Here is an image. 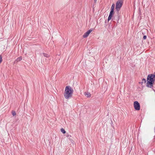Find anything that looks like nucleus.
Instances as JSON below:
<instances>
[{
  "label": "nucleus",
  "mask_w": 155,
  "mask_h": 155,
  "mask_svg": "<svg viewBox=\"0 0 155 155\" xmlns=\"http://www.w3.org/2000/svg\"><path fill=\"white\" fill-rule=\"evenodd\" d=\"M85 95L87 97H91V94L90 93H85Z\"/></svg>",
  "instance_id": "9d476101"
},
{
  "label": "nucleus",
  "mask_w": 155,
  "mask_h": 155,
  "mask_svg": "<svg viewBox=\"0 0 155 155\" xmlns=\"http://www.w3.org/2000/svg\"><path fill=\"white\" fill-rule=\"evenodd\" d=\"M61 132L63 134H65L66 133V131L63 128H61Z\"/></svg>",
  "instance_id": "9b49d317"
},
{
  "label": "nucleus",
  "mask_w": 155,
  "mask_h": 155,
  "mask_svg": "<svg viewBox=\"0 0 155 155\" xmlns=\"http://www.w3.org/2000/svg\"><path fill=\"white\" fill-rule=\"evenodd\" d=\"M115 6V5L114 4H113L111 6V10H114V9Z\"/></svg>",
  "instance_id": "f8f14e48"
},
{
  "label": "nucleus",
  "mask_w": 155,
  "mask_h": 155,
  "mask_svg": "<svg viewBox=\"0 0 155 155\" xmlns=\"http://www.w3.org/2000/svg\"><path fill=\"white\" fill-rule=\"evenodd\" d=\"M92 30H89L87 31L86 32H85L84 35H83V37L84 38H85L87 37L90 34L91 32L92 31Z\"/></svg>",
  "instance_id": "39448f33"
},
{
  "label": "nucleus",
  "mask_w": 155,
  "mask_h": 155,
  "mask_svg": "<svg viewBox=\"0 0 155 155\" xmlns=\"http://www.w3.org/2000/svg\"><path fill=\"white\" fill-rule=\"evenodd\" d=\"M123 2L121 0H119L116 3V10L118 12L120 10L123 5Z\"/></svg>",
  "instance_id": "7ed1b4c3"
},
{
  "label": "nucleus",
  "mask_w": 155,
  "mask_h": 155,
  "mask_svg": "<svg viewBox=\"0 0 155 155\" xmlns=\"http://www.w3.org/2000/svg\"><path fill=\"white\" fill-rule=\"evenodd\" d=\"M107 155H109V154H108Z\"/></svg>",
  "instance_id": "aec40b11"
},
{
  "label": "nucleus",
  "mask_w": 155,
  "mask_h": 155,
  "mask_svg": "<svg viewBox=\"0 0 155 155\" xmlns=\"http://www.w3.org/2000/svg\"><path fill=\"white\" fill-rule=\"evenodd\" d=\"M147 38V36L146 35H144L143 37V38L144 40H145Z\"/></svg>",
  "instance_id": "dca6fc26"
},
{
  "label": "nucleus",
  "mask_w": 155,
  "mask_h": 155,
  "mask_svg": "<svg viewBox=\"0 0 155 155\" xmlns=\"http://www.w3.org/2000/svg\"><path fill=\"white\" fill-rule=\"evenodd\" d=\"M154 131H155V127H154Z\"/></svg>",
  "instance_id": "6ab92c4d"
},
{
  "label": "nucleus",
  "mask_w": 155,
  "mask_h": 155,
  "mask_svg": "<svg viewBox=\"0 0 155 155\" xmlns=\"http://www.w3.org/2000/svg\"><path fill=\"white\" fill-rule=\"evenodd\" d=\"M22 59V58L21 57H20L18 58L15 61V62H18L20 61Z\"/></svg>",
  "instance_id": "6e6552de"
},
{
  "label": "nucleus",
  "mask_w": 155,
  "mask_h": 155,
  "mask_svg": "<svg viewBox=\"0 0 155 155\" xmlns=\"http://www.w3.org/2000/svg\"><path fill=\"white\" fill-rule=\"evenodd\" d=\"M155 80V73L154 74H149L147 78L146 86L148 87L151 88L154 83Z\"/></svg>",
  "instance_id": "f257e3e1"
},
{
  "label": "nucleus",
  "mask_w": 155,
  "mask_h": 155,
  "mask_svg": "<svg viewBox=\"0 0 155 155\" xmlns=\"http://www.w3.org/2000/svg\"><path fill=\"white\" fill-rule=\"evenodd\" d=\"M40 55L41 57L42 55H43L44 57L46 58H48L49 57V55L48 54L44 53H41Z\"/></svg>",
  "instance_id": "0eeeda50"
},
{
  "label": "nucleus",
  "mask_w": 155,
  "mask_h": 155,
  "mask_svg": "<svg viewBox=\"0 0 155 155\" xmlns=\"http://www.w3.org/2000/svg\"><path fill=\"white\" fill-rule=\"evenodd\" d=\"M146 80L145 79L143 78L142 80V81L141 82L142 84L143 83H146Z\"/></svg>",
  "instance_id": "1a4fd4ad"
},
{
  "label": "nucleus",
  "mask_w": 155,
  "mask_h": 155,
  "mask_svg": "<svg viewBox=\"0 0 155 155\" xmlns=\"http://www.w3.org/2000/svg\"><path fill=\"white\" fill-rule=\"evenodd\" d=\"M71 137V136L70 135H68V136H67V137Z\"/></svg>",
  "instance_id": "f3484780"
},
{
  "label": "nucleus",
  "mask_w": 155,
  "mask_h": 155,
  "mask_svg": "<svg viewBox=\"0 0 155 155\" xmlns=\"http://www.w3.org/2000/svg\"><path fill=\"white\" fill-rule=\"evenodd\" d=\"M12 115L13 116H15L16 114V113L15 112V111H12Z\"/></svg>",
  "instance_id": "ddd939ff"
},
{
  "label": "nucleus",
  "mask_w": 155,
  "mask_h": 155,
  "mask_svg": "<svg viewBox=\"0 0 155 155\" xmlns=\"http://www.w3.org/2000/svg\"><path fill=\"white\" fill-rule=\"evenodd\" d=\"M97 0H94V2H96L97 1Z\"/></svg>",
  "instance_id": "a211bd4d"
},
{
  "label": "nucleus",
  "mask_w": 155,
  "mask_h": 155,
  "mask_svg": "<svg viewBox=\"0 0 155 155\" xmlns=\"http://www.w3.org/2000/svg\"><path fill=\"white\" fill-rule=\"evenodd\" d=\"M119 20V16H117L116 18V20L118 21Z\"/></svg>",
  "instance_id": "4468645a"
},
{
  "label": "nucleus",
  "mask_w": 155,
  "mask_h": 155,
  "mask_svg": "<svg viewBox=\"0 0 155 155\" xmlns=\"http://www.w3.org/2000/svg\"><path fill=\"white\" fill-rule=\"evenodd\" d=\"M134 109L136 110H139L140 109V104L137 101H135L134 102Z\"/></svg>",
  "instance_id": "20e7f679"
},
{
  "label": "nucleus",
  "mask_w": 155,
  "mask_h": 155,
  "mask_svg": "<svg viewBox=\"0 0 155 155\" xmlns=\"http://www.w3.org/2000/svg\"><path fill=\"white\" fill-rule=\"evenodd\" d=\"M74 90L70 86H67L65 88L64 96L65 98L68 99L71 98L72 95Z\"/></svg>",
  "instance_id": "f03ea898"
},
{
  "label": "nucleus",
  "mask_w": 155,
  "mask_h": 155,
  "mask_svg": "<svg viewBox=\"0 0 155 155\" xmlns=\"http://www.w3.org/2000/svg\"><path fill=\"white\" fill-rule=\"evenodd\" d=\"M114 13V11L113 10H110L109 16L108 18V21H109L110 20L112 17V15Z\"/></svg>",
  "instance_id": "423d86ee"
},
{
  "label": "nucleus",
  "mask_w": 155,
  "mask_h": 155,
  "mask_svg": "<svg viewBox=\"0 0 155 155\" xmlns=\"http://www.w3.org/2000/svg\"><path fill=\"white\" fill-rule=\"evenodd\" d=\"M2 56L1 55H0V63H1L2 61Z\"/></svg>",
  "instance_id": "2eb2a0df"
}]
</instances>
